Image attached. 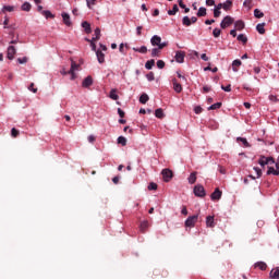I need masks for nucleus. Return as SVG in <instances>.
Here are the masks:
<instances>
[{"instance_id": "obj_13", "label": "nucleus", "mask_w": 279, "mask_h": 279, "mask_svg": "<svg viewBox=\"0 0 279 279\" xmlns=\"http://www.w3.org/2000/svg\"><path fill=\"white\" fill-rule=\"evenodd\" d=\"M96 56H97V60H98L99 64H104L106 62V54H104V52H101V50H97Z\"/></svg>"}, {"instance_id": "obj_30", "label": "nucleus", "mask_w": 279, "mask_h": 279, "mask_svg": "<svg viewBox=\"0 0 279 279\" xmlns=\"http://www.w3.org/2000/svg\"><path fill=\"white\" fill-rule=\"evenodd\" d=\"M118 144L122 145V147H125L128 145V140L123 136L118 137Z\"/></svg>"}, {"instance_id": "obj_60", "label": "nucleus", "mask_w": 279, "mask_h": 279, "mask_svg": "<svg viewBox=\"0 0 279 279\" xmlns=\"http://www.w3.org/2000/svg\"><path fill=\"white\" fill-rule=\"evenodd\" d=\"M181 215H189V209H186V206L182 207Z\"/></svg>"}, {"instance_id": "obj_22", "label": "nucleus", "mask_w": 279, "mask_h": 279, "mask_svg": "<svg viewBox=\"0 0 279 279\" xmlns=\"http://www.w3.org/2000/svg\"><path fill=\"white\" fill-rule=\"evenodd\" d=\"M180 12V8H178V4H173L172 10L168 11L169 16H175Z\"/></svg>"}, {"instance_id": "obj_21", "label": "nucleus", "mask_w": 279, "mask_h": 279, "mask_svg": "<svg viewBox=\"0 0 279 279\" xmlns=\"http://www.w3.org/2000/svg\"><path fill=\"white\" fill-rule=\"evenodd\" d=\"M187 180L190 184H195L197 182V172H192Z\"/></svg>"}, {"instance_id": "obj_10", "label": "nucleus", "mask_w": 279, "mask_h": 279, "mask_svg": "<svg viewBox=\"0 0 279 279\" xmlns=\"http://www.w3.org/2000/svg\"><path fill=\"white\" fill-rule=\"evenodd\" d=\"M221 195H222L221 190H219V187H217L214 191V193L210 195V198L215 202V201L221 199Z\"/></svg>"}, {"instance_id": "obj_25", "label": "nucleus", "mask_w": 279, "mask_h": 279, "mask_svg": "<svg viewBox=\"0 0 279 279\" xmlns=\"http://www.w3.org/2000/svg\"><path fill=\"white\" fill-rule=\"evenodd\" d=\"M242 62L241 60L236 59L232 62V69L234 71V73H236L239 71L238 66H241Z\"/></svg>"}, {"instance_id": "obj_14", "label": "nucleus", "mask_w": 279, "mask_h": 279, "mask_svg": "<svg viewBox=\"0 0 279 279\" xmlns=\"http://www.w3.org/2000/svg\"><path fill=\"white\" fill-rule=\"evenodd\" d=\"M206 226L207 228H215V216L206 217Z\"/></svg>"}, {"instance_id": "obj_43", "label": "nucleus", "mask_w": 279, "mask_h": 279, "mask_svg": "<svg viewBox=\"0 0 279 279\" xmlns=\"http://www.w3.org/2000/svg\"><path fill=\"white\" fill-rule=\"evenodd\" d=\"M213 36H214V38H219V36H221V29L215 28L213 31Z\"/></svg>"}, {"instance_id": "obj_24", "label": "nucleus", "mask_w": 279, "mask_h": 279, "mask_svg": "<svg viewBox=\"0 0 279 279\" xmlns=\"http://www.w3.org/2000/svg\"><path fill=\"white\" fill-rule=\"evenodd\" d=\"M110 99H112L113 101H118L119 99V95L117 94V89H111L110 94H109Z\"/></svg>"}, {"instance_id": "obj_56", "label": "nucleus", "mask_w": 279, "mask_h": 279, "mask_svg": "<svg viewBox=\"0 0 279 279\" xmlns=\"http://www.w3.org/2000/svg\"><path fill=\"white\" fill-rule=\"evenodd\" d=\"M17 62H19L20 64H25V63L27 62V58H26V57H24V58H19V59H17Z\"/></svg>"}, {"instance_id": "obj_47", "label": "nucleus", "mask_w": 279, "mask_h": 279, "mask_svg": "<svg viewBox=\"0 0 279 279\" xmlns=\"http://www.w3.org/2000/svg\"><path fill=\"white\" fill-rule=\"evenodd\" d=\"M94 34H95L96 39H100V38H101V29L96 28V29L94 31Z\"/></svg>"}, {"instance_id": "obj_12", "label": "nucleus", "mask_w": 279, "mask_h": 279, "mask_svg": "<svg viewBox=\"0 0 279 279\" xmlns=\"http://www.w3.org/2000/svg\"><path fill=\"white\" fill-rule=\"evenodd\" d=\"M61 16L63 19L64 25H66L68 27H71V25H73V23L71 22V15H69L68 13H62Z\"/></svg>"}, {"instance_id": "obj_58", "label": "nucleus", "mask_w": 279, "mask_h": 279, "mask_svg": "<svg viewBox=\"0 0 279 279\" xmlns=\"http://www.w3.org/2000/svg\"><path fill=\"white\" fill-rule=\"evenodd\" d=\"M254 170L256 171L257 178H260L263 175V171L260 170V168H254Z\"/></svg>"}, {"instance_id": "obj_27", "label": "nucleus", "mask_w": 279, "mask_h": 279, "mask_svg": "<svg viewBox=\"0 0 279 279\" xmlns=\"http://www.w3.org/2000/svg\"><path fill=\"white\" fill-rule=\"evenodd\" d=\"M155 117H157V119H165V111H162L161 108L155 110Z\"/></svg>"}, {"instance_id": "obj_38", "label": "nucleus", "mask_w": 279, "mask_h": 279, "mask_svg": "<svg viewBox=\"0 0 279 279\" xmlns=\"http://www.w3.org/2000/svg\"><path fill=\"white\" fill-rule=\"evenodd\" d=\"M238 40H239L240 43H243V45H246V44H247V37H246L245 35H243V34H240V35L238 36Z\"/></svg>"}, {"instance_id": "obj_55", "label": "nucleus", "mask_w": 279, "mask_h": 279, "mask_svg": "<svg viewBox=\"0 0 279 279\" xmlns=\"http://www.w3.org/2000/svg\"><path fill=\"white\" fill-rule=\"evenodd\" d=\"M28 90H31L32 93H38V88H34V83H31Z\"/></svg>"}, {"instance_id": "obj_64", "label": "nucleus", "mask_w": 279, "mask_h": 279, "mask_svg": "<svg viewBox=\"0 0 279 279\" xmlns=\"http://www.w3.org/2000/svg\"><path fill=\"white\" fill-rule=\"evenodd\" d=\"M215 23V20H206L205 25H213Z\"/></svg>"}, {"instance_id": "obj_45", "label": "nucleus", "mask_w": 279, "mask_h": 279, "mask_svg": "<svg viewBox=\"0 0 279 279\" xmlns=\"http://www.w3.org/2000/svg\"><path fill=\"white\" fill-rule=\"evenodd\" d=\"M146 78L148 80V82H154V80H156V76L154 75V72H149L148 74H146Z\"/></svg>"}, {"instance_id": "obj_50", "label": "nucleus", "mask_w": 279, "mask_h": 279, "mask_svg": "<svg viewBox=\"0 0 279 279\" xmlns=\"http://www.w3.org/2000/svg\"><path fill=\"white\" fill-rule=\"evenodd\" d=\"M203 111H204V109H203L201 106H196V107L194 108L195 114H202Z\"/></svg>"}, {"instance_id": "obj_39", "label": "nucleus", "mask_w": 279, "mask_h": 279, "mask_svg": "<svg viewBox=\"0 0 279 279\" xmlns=\"http://www.w3.org/2000/svg\"><path fill=\"white\" fill-rule=\"evenodd\" d=\"M221 108V102H216L208 107V110H219Z\"/></svg>"}, {"instance_id": "obj_18", "label": "nucleus", "mask_w": 279, "mask_h": 279, "mask_svg": "<svg viewBox=\"0 0 279 279\" xmlns=\"http://www.w3.org/2000/svg\"><path fill=\"white\" fill-rule=\"evenodd\" d=\"M222 10L226 12L232 10V0H227L225 3H222Z\"/></svg>"}, {"instance_id": "obj_3", "label": "nucleus", "mask_w": 279, "mask_h": 279, "mask_svg": "<svg viewBox=\"0 0 279 279\" xmlns=\"http://www.w3.org/2000/svg\"><path fill=\"white\" fill-rule=\"evenodd\" d=\"M197 219H199V215L190 216L185 220V228H195V223H197Z\"/></svg>"}, {"instance_id": "obj_4", "label": "nucleus", "mask_w": 279, "mask_h": 279, "mask_svg": "<svg viewBox=\"0 0 279 279\" xmlns=\"http://www.w3.org/2000/svg\"><path fill=\"white\" fill-rule=\"evenodd\" d=\"M194 195H195L196 197H206V190L204 189L203 185L197 184V185L194 187Z\"/></svg>"}, {"instance_id": "obj_31", "label": "nucleus", "mask_w": 279, "mask_h": 279, "mask_svg": "<svg viewBox=\"0 0 279 279\" xmlns=\"http://www.w3.org/2000/svg\"><path fill=\"white\" fill-rule=\"evenodd\" d=\"M256 31L258 32V34H265V23L257 24Z\"/></svg>"}, {"instance_id": "obj_26", "label": "nucleus", "mask_w": 279, "mask_h": 279, "mask_svg": "<svg viewBox=\"0 0 279 279\" xmlns=\"http://www.w3.org/2000/svg\"><path fill=\"white\" fill-rule=\"evenodd\" d=\"M255 267H258L262 271H265L267 269V264L265 262H257L255 264Z\"/></svg>"}, {"instance_id": "obj_41", "label": "nucleus", "mask_w": 279, "mask_h": 279, "mask_svg": "<svg viewBox=\"0 0 279 279\" xmlns=\"http://www.w3.org/2000/svg\"><path fill=\"white\" fill-rule=\"evenodd\" d=\"M238 141H240L244 145V147H250V143L247 142V138L238 137Z\"/></svg>"}, {"instance_id": "obj_23", "label": "nucleus", "mask_w": 279, "mask_h": 279, "mask_svg": "<svg viewBox=\"0 0 279 279\" xmlns=\"http://www.w3.org/2000/svg\"><path fill=\"white\" fill-rule=\"evenodd\" d=\"M82 27L84 28V31L87 33V34H90L93 32V29L90 28V23L88 22H83L82 23Z\"/></svg>"}, {"instance_id": "obj_29", "label": "nucleus", "mask_w": 279, "mask_h": 279, "mask_svg": "<svg viewBox=\"0 0 279 279\" xmlns=\"http://www.w3.org/2000/svg\"><path fill=\"white\" fill-rule=\"evenodd\" d=\"M270 278L272 279H279V268L272 269L270 271Z\"/></svg>"}, {"instance_id": "obj_28", "label": "nucleus", "mask_w": 279, "mask_h": 279, "mask_svg": "<svg viewBox=\"0 0 279 279\" xmlns=\"http://www.w3.org/2000/svg\"><path fill=\"white\" fill-rule=\"evenodd\" d=\"M267 175H279V172L276 170V168L269 167L267 170Z\"/></svg>"}, {"instance_id": "obj_59", "label": "nucleus", "mask_w": 279, "mask_h": 279, "mask_svg": "<svg viewBox=\"0 0 279 279\" xmlns=\"http://www.w3.org/2000/svg\"><path fill=\"white\" fill-rule=\"evenodd\" d=\"M124 47H125L124 44H120V46H119V51H120V53H125Z\"/></svg>"}, {"instance_id": "obj_20", "label": "nucleus", "mask_w": 279, "mask_h": 279, "mask_svg": "<svg viewBox=\"0 0 279 279\" xmlns=\"http://www.w3.org/2000/svg\"><path fill=\"white\" fill-rule=\"evenodd\" d=\"M160 51H162V49H160V47L153 48L151 49V58H160Z\"/></svg>"}, {"instance_id": "obj_36", "label": "nucleus", "mask_w": 279, "mask_h": 279, "mask_svg": "<svg viewBox=\"0 0 279 279\" xmlns=\"http://www.w3.org/2000/svg\"><path fill=\"white\" fill-rule=\"evenodd\" d=\"M22 10L23 12H29V10H32V4L29 2H24L22 4Z\"/></svg>"}, {"instance_id": "obj_6", "label": "nucleus", "mask_w": 279, "mask_h": 279, "mask_svg": "<svg viewBox=\"0 0 279 279\" xmlns=\"http://www.w3.org/2000/svg\"><path fill=\"white\" fill-rule=\"evenodd\" d=\"M77 69H80V64L75 63V61H72L71 69L68 72L69 75H71V80H75V71H77Z\"/></svg>"}, {"instance_id": "obj_11", "label": "nucleus", "mask_w": 279, "mask_h": 279, "mask_svg": "<svg viewBox=\"0 0 279 279\" xmlns=\"http://www.w3.org/2000/svg\"><path fill=\"white\" fill-rule=\"evenodd\" d=\"M83 88H89V86H93V76H87L82 82Z\"/></svg>"}, {"instance_id": "obj_33", "label": "nucleus", "mask_w": 279, "mask_h": 279, "mask_svg": "<svg viewBox=\"0 0 279 279\" xmlns=\"http://www.w3.org/2000/svg\"><path fill=\"white\" fill-rule=\"evenodd\" d=\"M182 24L185 26V27H191L192 23H191V19L189 16H184L183 20H182Z\"/></svg>"}, {"instance_id": "obj_62", "label": "nucleus", "mask_w": 279, "mask_h": 279, "mask_svg": "<svg viewBox=\"0 0 279 279\" xmlns=\"http://www.w3.org/2000/svg\"><path fill=\"white\" fill-rule=\"evenodd\" d=\"M136 32H137V36H141V34L143 32V26H137Z\"/></svg>"}, {"instance_id": "obj_42", "label": "nucleus", "mask_w": 279, "mask_h": 279, "mask_svg": "<svg viewBox=\"0 0 279 279\" xmlns=\"http://www.w3.org/2000/svg\"><path fill=\"white\" fill-rule=\"evenodd\" d=\"M2 12H14V7H12V5H4L2 8Z\"/></svg>"}, {"instance_id": "obj_54", "label": "nucleus", "mask_w": 279, "mask_h": 279, "mask_svg": "<svg viewBox=\"0 0 279 279\" xmlns=\"http://www.w3.org/2000/svg\"><path fill=\"white\" fill-rule=\"evenodd\" d=\"M157 66H158L159 69H165V61L158 60V61H157Z\"/></svg>"}, {"instance_id": "obj_35", "label": "nucleus", "mask_w": 279, "mask_h": 279, "mask_svg": "<svg viewBox=\"0 0 279 279\" xmlns=\"http://www.w3.org/2000/svg\"><path fill=\"white\" fill-rule=\"evenodd\" d=\"M133 51L137 53H147V46H142L141 48H133Z\"/></svg>"}, {"instance_id": "obj_49", "label": "nucleus", "mask_w": 279, "mask_h": 279, "mask_svg": "<svg viewBox=\"0 0 279 279\" xmlns=\"http://www.w3.org/2000/svg\"><path fill=\"white\" fill-rule=\"evenodd\" d=\"M19 134H20L19 130H16V129H14V128L11 130V136H12L13 138H16V136H19Z\"/></svg>"}, {"instance_id": "obj_48", "label": "nucleus", "mask_w": 279, "mask_h": 279, "mask_svg": "<svg viewBox=\"0 0 279 279\" xmlns=\"http://www.w3.org/2000/svg\"><path fill=\"white\" fill-rule=\"evenodd\" d=\"M221 89L225 90V93H230L232 90V85H221Z\"/></svg>"}, {"instance_id": "obj_46", "label": "nucleus", "mask_w": 279, "mask_h": 279, "mask_svg": "<svg viewBox=\"0 0 279 279\" xmlns=\"http://www.w3.org/2000/svg\"><path fill=\"white\" fill-rule=\"evenodd\" d=\"M158 190V184L151 182L148 185V191H157Z\"/></svg>"}, {"instance_id": "obj_61", "label": "nucleus", "mask_w": 279, "mask_h": 279, "mask_svg": "<svg viewBox=\"0 0 279 279\" xmlns=\"http://www.w3.org/2000/svg\"><path fill=\"white\" fill-rule=\"evenodd\" d=\"M210 90H211V88L208 85L203 87V93H210Z\"/></svg>"}, {"instance_id": "obj_8", "label": "nucleus", "mask_w": 279, "mask_h": 279, "mask_svg": "<svg viewBox=\"0 0 279 279\" xmlns=\"http://www.w3.org/2000/svg\"><path fill=\"white\" fill-rule=\"evenodd\" d=\"M14 56H16V48L14 46H10L8 48L7 58L9 60H14Z\"/></svg>"}, {"instance_id": "obj_5", "label": "nucleus", "mask_w": 279, "mask_h": 279, "mask_svg": "<svg viewBox=\"0 0 279 279\" xmlns=\"http://www.w3.org/2000/svg\"><path fill=\"white\" fill-rule=\"evenodd\" d=\"M274 162H276L274 157L262 156L258 160V165H260V167H265V165H274Z\"/></svg>"}, {"instance_id": "obj_2", "label": "nucleus", "mask_w": 279, "mask_h": 279, "mask_svg": "<svg viewBox=\"0 0 279 279\" xmlns=\"http://www.w3.org/2000/svg\"><path fill=\"white\" fill-rule=\"evenodd\" d=\"M234 23V19L230 15H227L223 17V20L220 23L221 29H227V27H230Z\"/></svg>"}, {"instance_id": "obj_19", "label": "nucleus", "mask_w": 279, "mask_h": 279, "mask_svg": "<svg viewBox=\"0 0 279 279\" xmlns=\"http://www.w3.org/2000/svg\"><path fill=\"white\" fill-rule=\"evenodd\" d=\"M156 64V60L150 59L145 63V69H147L148 71H151V69H154Z\"/></svg>"}, {"instance_id": "obj_51", "label": "nucleus", "mask_w": 279, "mask_h": 279, "mask_svg": "<svg viewBox=\"0 0 279 279\" xmlns=\"http://www.w3.org/2000/svg\"><path fill=\"white\" fill-rule=\"evenodd\" d=\"M269 100L272 101V104H278L279 99L278 96L270 95Z\"/></svg>"}, {"instance_id": "obj_37", "label": "nucleus", "mask_w": 279, "mask_h": 279, "mask_svg": "<svg viewBox=\"0 0 279 279\" xmlns=\"http://www.w3.org/2000/svg\"><path fill=\"white\" fill-rule=\"evenodd\" d=\"M41 14L46 19H54V15L51 13V11H41Z\"/></svg>"}, {"instance_id": "obj_53", "label": "nucleus", "mask_w": 279, "mask_h": 279, "mask_svg": "<svg viewBox=\"0 0 279 279\" xmlns=\"http://www.w3.org/2000/svg\"><path fill=\"white\" fill-rule=\"evenodd\" d=\"M118 114L121 119H123V117H125V111L122 110L121 108H118Z\"/></svg>"}, {"instance_id": "obj_34", "label": "nucleus", "mask_w": 279, "mask_h": 279, "mask_svg": "<svg viewBox=\"0 0 279 279\" xmlns=\"http://www.w3.org/2000/svg\"><path fill=\"white\" fill-rule=\"evenodd\" d=\"M254 16L255 19H263V16H265V13H263L259 9H255Z\"/></svg>"}, {"instance_id": "obj_16", "label": "nucleus", "mask_w": 279, "mask_h": 279, "mask_svg": "<svg viewBox=\"0 0 279 279\" xmlns=\"http://www.w3.org/2000/svg\"><path fill=\"white\" fill-rule=\"evenodd\" d=\"M172 84H173V89L175 90V93H182V84L178 83L177 78L172 80Z\"/></svg>"}, {"instance_id": "obj_15", "label": "nucleus", "mask_w": 279, "mask_h": 279, "mask_svg": "<svg viewBox=\"0 0 279 279\" xmlns=\"http://www.w3.org/2000/svg\"><path fill=\"white\" fill-rule=\"evenodd\" d=\"M147 228H149V221L147 220L142 221L140 225V230L143 234L147 232Z\"/></svg>"}, {"instance_id": "obj_44", "label": "nucleus", "mask_w": 279, "mask_h": 279, "mask_svg": "<svg viewBox=\"0 0 279 279\" xmlns=\"http://www.w3.org/2000/svg\"><path fill=\"white\" fill-rule=\"evenodd\" d=\"M87 3V8L89 10H93V5H95V3H97V0H86Z\"/></svg>"}, {"instance_id": "obj_63", "label": "nucleus", "mask_w": 279, "mask_h": 279, "mask_svg": "<svg viewBox=\"0 0 279 279\" xmlns=\"http://www.w3.org/2000/svg\"><path fill=\"white\" fill-rule=\"evenodd\" d=\"M206 5H215V0H206Z\"/></svg>"}, {"instance_id": "obj_52", "label": "nucleus", "mask_w": 279, "mask_h": 279, "mask_svg": "<svg viewBox=\"0 0 279 279\" xmlns=\"http://www.w3.org/2000/svg\"><path fill=\"white\" fill-rule=\"evenodd\" d=\"M214 16L215 19H219L221 16V11L214 9Z\"/></svg>"}, {"instance_id": "obj_57", "label": "nucleus", "mask_w": 279, "mask_h": 279, "mask_svg": "<svg viewBox=\"0 0 279 279\" xmlns=\"http://www.w3.org/2000/svg\"><path fill=\"white\" fill-rule=\"evenodd\" d=\"M9 23H10V19H9V17H5V19H4V22H3L4 29L10 28V26H8Z\"/></svg>"}, {"instance_id": "obj_17", "label": "nucleus", "mask_w": 279, "mask_h": 279, "mask_svg": "<svg viewBox=\"0 0 279 279\" xmlns=\"http://www.w3.org/2000/svg\"><path fill=\"white\" fill-rule=\"evenodd\" d=\"M234 27H235V29H238V32H242V29H245V22L238 20L234 23Z\"/></svg>"}, {"instance_id": "obj_32", "label": "nucleus", "mask_w": 279, "mask_h": 279, "mask_svg": "<svg viewBox=\"0 0 279 279\" xmlns=\"http://www.w3.org/2000/svg\"><path fill=\"white\" fill-rule=\"evenodd\" d=\"M149 101V96L147 94H142L140 97V104H146Z\"/></svg>"}, {"instance_id": "obj_9", "label": "nucleus", "mask_w": 279, "mask_h": 279, "mask_svg": "<svg viewBox=\"0 0 279 279\" xmlns=\"http://www.w3.org/2000/svg\"><path fill=\"white\" fill-rule=\"evenodd\" d=\"M186 53H184V51H177L175 53V61L179 62V64H182V62H184V58H185Z\"/></svg>"}, {"instance_id": "obj_40", "label": "nucleus", "mask_w": 279, "mask_h": 279, "mask_svg": "<svg viewBox=\"0 0 279 279\" xmlns=\"http://www.w3.org/2000/svg\"><path fill=\"white\" fill-rule=\"evenodd\" d=\"M197 16H206V8L201 7L198 9Z\"/></svg>"}, {"instance_id": "obj_7", "label": "nucleus", "mask_w": 279, "mask_h": 279, "mask_svg": "<svg viewBox=\"0 0 279 279\" xmlns=\"http://www.w3.org/2000/svg\"><path fill=\"white\" fill-rule=\"evenodd\" d=\"M161 173L166 182H171V179L173 178V171L170 169H163Z\"/></svg>"}, {"instance_id": "obj_1", "label": "nucleus", "mask_w": 279, "mask_h": 279, "mask_svg": "<svg viewBox=\"0 0 279 279\" xmlns=\"http://www.w3.org/2000/svg\"><path fill=\"white\" fill-rule=\"evenodd\" d=\"M150 45H153V47H159V49H165V47H167L169 43L167 41L162 43V38L158 35H155L150 39Z\"/></svg>"}]
</instances>
